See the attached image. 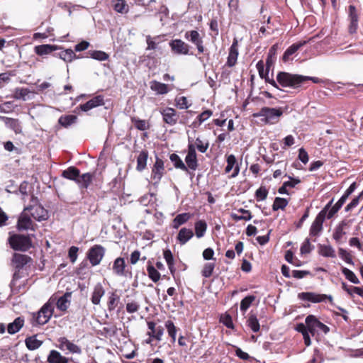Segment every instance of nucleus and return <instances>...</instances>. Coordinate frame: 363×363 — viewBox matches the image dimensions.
I'll return each instance as SVG.
<instances>
[{"label": "nucleus", "instance_id": "nucleus-31", "mask_svg": "<svg viewBox=\"0 0 363 363\" xmlns=\"http://www.w3.org/2000/svg\"><path fill=\"white\" fill-rule=\"evenodd\" d=\"M24 323V320L21 318H16L13 322L9 323L7 327V331L9 334H15L18 332L21 328L23 327Z\"/></svg>", "mask_w": 363, "mask_h": 363}, {"label": "nucleus", "instance_id": "nucleus-4", "mask_svg": "<svg viewBox=\"0 0 363 363\" xmlns=\"http://www.w3.org/2000/svg\"><path fill=\"white\" fill-rule=\"evenodd\" d=\"M9 243L15 250L26 251L31 247V240L29 237L23 235L11 236Z\"/></svg>", "mask_w": 363, "mask_h": 363}, {"label": "nucleus", "instance_id": "nucleus-26", "mask_svg": "<svg viewBox=\"0 0 363 363\" xmlns=\"http://www.w3.org/2000/svg\"><path fill=\"white\" fill-rule=\"evenodd\" d=\"M71 296V292H66L63 296L60 297L56 303L57 308L62 311H66L70 304Z\"/></svg>", "mask_w": 363, "mask_h": 363}, {"label": "nucleus", "instance_id": "nucleus-3", "mask_svg": "<svg viewBox=\"0 0 363 363\" xmlns=\"http://www.w3.org/2000/svg\"><path fill=\"white\" fill-rule=\"evenodd\" d=\"M333 200H331L323 209L317 215L310 228V235L318 236L323 230V223L327 218V212L332 204Z\"/></svg>", "mask_w": 363, "mask_h": 363}, {"label": "nucleus", "instance_id": "nucleus-46", "mask_svg": "<svg viewBox=\"0 0 363 363\" xmlns=\"http://www.w3.org/2000/svg\"><path fill=\"white\" fill-rule=\"evenodd\" d=\"M247 325L255 333H257L259 330L260 325H259L258 319L255 314L250 313L249 318L247 320Z\"/></svg>", "mask_w": 363, "mask_h": 363}, {"label": "nucleus", "instance_id": "nucleus-28", "mask_svg": "<svg viewBox=\"0 0 363 363\" xmlns=\"http://www.w3.org/2000/svg\"><path fill=\"white\" fill-rule=\"evenodd\" d=\"M92 178L93 175L90 173H85L82 175H80L79 173L75 182L79 185L80 188L86 189L91 182Z\"/></svg>", "mask_w": 363, "mask_h": 363}, {"label": "nucleus", "instance_id": "nucleus-44", "mask_svg": "<svg viewBox=\"0 0 363 363\" xmlns=\"http://www.w3.org/2000/svg\"><path fill=\"white\" fill-rule=\"evenodd\" d=\"M77 116L74 115L62 116L59 120L58 123L63 127L67 128L72 124L74 123L77 121Z\"/></svg>", "mask_w": 363, "mask_h": 363}, {"label": "nucleus", "instance_id": "nucleus-59", "mask_svg": "<svg viewBox=\"0 0 363 363\" xmlns=\"http://www.w3.org/2000/svg\"><path fill=\"white\" fill-rule=\"evenodd\" d=\"M175 102L180 109H186L191 106V104L188 103V100L185 96L177 97Z\"/></svg>", "mask_w": 363, "mask_h": 363}, {"label": "nucleus", "instance_id": "nucleus-2", "mask_svg": "<svg viewBox=\"0 0 363 363\" xmlns=\"http://www.w3.org/2000/svg\"><path fill=\"white\" fill-rule=\"evenodd\" d=\"M282 114L283 111L281 108L263 107L258 113H254L253 116L256 118H260V120L265 123L274 124L278 122Z\"/></svg>", "mask_w": 363, "mask_h": 363}, {"label": "nucleus", "instance_id": "nucleus-60", "mask_svg": "<svg viewBox=\"0 0 363 363\" xmlns=\"http://www.w3.org/2000/svg\"><path fill=\"white\" fill-rule=\"evenodd\" d=\"M215 264L213 263H206L202 270V275L204 277H210L212 275Z\"/></svg>", "mask_w": 363, "mask_h": 363}, {"label": "nucleus", "instance_id": "nucleus-53", "mask_svg": "<svg viewBox=\"0 0 363 363\" xmlns=\"http://www.w3.org/2000/svg\"><path fill=\"white\" fill-rule=\"evenodd\" d=\"M255 300V296H247L244 298L240 302V310L245 313L249 307L251 306L252 302Z\"/></svg>", "mask_w": 363, "mask_h": 363}, {"label": "nucleus", "instance_id": "nucleus-36", "mask_svg": "<svg viewBox=\"0 0 363 363\" xmlns=\"http://www.w3.org/2000/svg\"><path fill=\"white\" fill-rule=\"evenodd\" d=\"M346 200L347 199L345 198V196H342V197L333 206L331 207L330 206L326 214L327 218H331L340 209V208L345 203Z\"/></svg>", "mask_w": 363, "mask_h": 363}, {"label": "nucleus", "instance_id": "nucleus-13", "mask_svg": "<svg viewBox=\"0 0 363 363\" xmlns=\"http://www.w3.org/2000/svg\"><path fill=\"white\" fill-rule=\"evenodd\" d=\"M184 37L186 40L194 43L199 53H202L204 51V47L203 45V40L199 33L196 30H190L186 32Z\"/></svg>", "mask_w": 363, "mask_h": 363}, {"label": "nucleus", "instance_id": "nucleus-39", "mask_svg": "<svg viewBox=\"0 0 363 363\" xmlns=\"http://www.w3.org/2000/svg\"><path fill=\"white\" fill-rule=\"evenodd\" d=\"M169 159L174 164L175 168L180 169L184 172H188V167L181 160L179 156L175 153L171 154Z\"/></svg>", "mask_w": 363, "mask_h": 363}, {"label": "nucleus", "instance_id": "nucleus-1", "mask_svg": "<svg viewBox=\"0 0 363 363\" xmlns=\"http://www.w3.org/2000/svg\"><path fill=\"white\" fill-rule=\"evenodd\" d=\"M277 80L281 86L292 89L301 86L308 80H312L314 83H318L320 82V79L316 77L294 74L285 72H279L277 76Z\"/></svg>", "mask_w": 363, "mask_h": 363}, {"label": "nucleus", "instance_id": "nucleus-15", "mask_svg": "<svg viewBox=\"0 0 363 363\" xmlns=\"http://www.w3.org/2000/svg\"><path fill=\"white\" fill-rule=\"evenodd\" d=\"M298 297L302 300L311 301L313 303L323 302L326 298H328L331 301L333 299L331 296H327L325 294H317L312 292L301 293L298 294Z\"/></svg>", "mask_w": 363, "mask_h": 363}, {"label": "nucleus", "instance_id": "nucleus-24", "mask_svg": "<svg viewBox=\"0 0 363 363\" xmlns=\"http://www.w3.org/2000/svg\"><path fill=\"white\" fill-rule=\"evenodd\" d=\"M194 236V233L191 229L182 228L177 237V239L180 245L186 244Z\"/></svg>", "mask_w": 363, "mask_h": 363}, {"label": "nucleus", "instance_id": "nucleus-56", "mask_svg": "<svg viewBox=\"0 0 363 363\" xmlns=\"http://www.w3.org/2000/svg\"><path fill=\"white\" fill-rule=\"evenodd\" d=\"M75 54L72 50L68 49L60 53V57L65 62H71L75 57Z\"/></svg>", "mask_w": 363, "mask_h": 363}, {"label": "nucleus", "instance_id": "nucleus-62", "mask_svg": "<svg viewBox=\"0 0 363 363\" xmlns=\"http://www.w3.org/2000/svg\"><path fill=\"white\" fill-rule=\"evenodd\" d=\"M135 128L140 130H147L150 127L149 123L145 120L137 119L134 121Z\"/></svg>", "mask_w": 363, "mask_h": 363}, {"label": "nucleus", "instance_id": "nucleus-17", "mask_svg": "<svg viewBox=\"0 0 363 363\" xmlns=\"http://www.w3.org/2000/svg\"><path fill=\"white\" fill-rule=\"evenodd\" d=\"M349 18L350 21L349 30L350 33H354L358 27V14L355 6L353 5L349 6Z\"/></svg>", "mask_w": 363, "mask_h": 363}, {"label": "nucleus", "instance_id": "nucleus-49", "mask_svg": "<svg viewBox=\"0 0 363 363\" xmlns=\"http://www.w3.org/2000/svg\"><path fill=\"white\" fill-rule=\"evenodd\" d=\"M238 212L242 213L243 214V216H240L236 213L231 214L232 218L235 221H238V220H250L252 218L251 213L247 210H245L243 208H240L238 210Z\"/></svg>", "mask_w": 363, "mask_h": 363}, {"label": "nucleus", "instance_id": "nucleus-12", "mask_svg": "<svg viewBox=\"0 0 363 363\" xmlns=\"http://www.w3.org/2000/svg\"><path fill=\"white\" fill-rule=\"evenodd\" d=\"M185 162L186 167L191 170H196L198 167V162L196 158V152L195 145L193 144H189L188 152L185 157Z\"/></svg>", "mask_w": 363, "mask_h": 363}, {"label": "nucleus", "instance_id": "nucleus-22", "mask_svg": "<svg viewBox=\"0 0 363 363\" xmlns=\"http://www.w3.org/2000/svg\"><path fill=\"white\" fill-rule=\"evenodd\" d=\"M47 361L48 363H68L69 358L62 355V354L55 350L50 352Z\"/></svg>", "mask_w": 363, "mask_h": 363}, {"label": "nucleus", "instance_id": "nucleus-18", "mask_svg": "<svg viewBox=\"0 0 363 363\" xmlns=\"http://www.w3.org/2000/svg\"><path fill=\"white\" fill-rule=\"evenodd\" d=\"M238 56V43L236 39H234L232 45L230 48L229 54L227 60V65L228 67H233L237 62Z\"/></svg>", "mask_w": 363, "mask_h": 363}, {"label": "nucleus", "instance_id": "nucleus-45", "mask_svg": "<svg viewBox=\"0 0 363 363\" xmlns=\"http://www.w3.org/2000/svg\"><path fill=\"white\" fill-rule=\"evenodd\" d=\"M207 229L206 223L204 220H199L195 223V233L198 238H202Z\"/></svg>", "mask_w": 363, "mask_h": 363}, {"label": "nucleus", "instance_id": "nucleus-37", "mask_svg": "<svg viewBox=\"0 0 363 363\" xmlns=\"http://www.w3.org/2000/svg\"><path fill=\"white\" fill-rule=\"evenodd\" d=\"M79 173L80 172L77 168L74 167H69L62 172V176L64 178L76 182Z\"/></svg>", "mask_w": 363, "mask_h": 363}, {"label": "nucleus", "instance_id": "nucleus-38", "mask_svg": "<svg viewBox=\"0 0 363 363\" xmlns=\"http://www.w3.org/2000/svg\"><path fill=\"white\" fill-rule=\"evenodd\" d=\"M25 342L26 347L30 350H35L39 348L43 344L42 341L37 339L36 335L27 337Z\"/></svg>", "mask_w": 363, "mask_h": 363}, {"label": "nucleus", "instance_id": "nucleus-50", "mask_svg": "<svg viewBox=\"0 0 363 363\" xmlns=\"http://www.w3.org/2000/svg\"><path fill=\"white\" fill-rule=\"evenodd\" d=\"M342 272L345 276L346 279L347 280H349L350 281H351L352 283L355 284H359L360 281H359V279L357 277L355 274L350 269H349L346 267H342Z\"/></svg>", "mask_w": 363, "mask_h": 363}, {"label": "nucleus", "instance_id": "nucleus-29", "mask_svg": "<svg viewBox=\"0 0 363 363\" xmlns=\"http://www.w3.org/2000/svg\"><path fill=\"white\" fill-rule=\"evenodd\" d=\"M125 263L123 258H117L113 263V270L118 276H125Z\"/></svg>", "mask_w": 363, "mask_h": 363}, {"label": "nucleus", "instance_id": "nucleus-63", "mask_svg": "<svg viewBox=\"0 0 363 363\" xmlns=\"http://www.w3.org/2000/svg\"><path fill=\"white\" fill-rule=\"evenodd\" d=\"M340 257L347 263L353 264V262L351 255L345 250L342 248L339 249Z\"/></svg>", "mask_w": 363, "mask_h": 363}, {"label": "nucleus", "instance_id": "nucleus-42", "mask_svg": "<svg viewBox=\"0 0 363 363\" xmlns=\"http://www.w3.org/2000/svg\"><path fill=\"white\" fill-rule=\"evenodd\" d=\"M55 50V46L45 44L35 47V51L38 55H47Z\"/></svg>", "mask_w": 363, "mask_h": 363}, {"label": "nucleus", "instance_id": "nucleus-10", "mask_svg": "<svg viewBox=\"0 0 363 363\" xmlns=\"http://www.w3.org/2000/svg\"><path fill=\"white\" fill-rule=\"evenodd\" d=\"M172 51L177 55H189V45L180 39L172 40L169 42Z\"/></svg>", "mask_w": 363, "mask_h": 363}, {"label": "nucleus", "instance_id": "nucleus-5", "mask_svg": "<svg viewBox=\"0 0 363 363\" xmlns=\"http://www.w3.org/2000/svg\"><path fill=\"white\" fill-rule=\"evenodd\" d=\"M306 324L310 333L314 336L316 333L323 332L325 334L329 332V328L320 322L314 315H308L306 318Z\"/></svg>", "mask_w": 363, "mask_h": 363}, {"label": "nucleus", "instance_id": "nucleus-14", "mask_svg": "<svg viewBox=\"0 0 363 363\" xmlns=\"http://www.w3.org/2000/svg\"><path fill=\"white\" fill-rule=\"evenodd\" d=\"M164 172V162L159 157H156L155 163L152 169V179L155 184L160 182Z\"/></svg>", "mask_w": 363, "mask_h": 363}, {"label": "nucleus", "instance_id": "nucleus-64", "mask_svg": "<svg viewBox=\"0 0 363 363\" xmlns=\"http://www.w3.org/2000/svg\"><path fill=\"white\" fill-rule=\"evenodd\" d=\"M118 298H119L118 296L115 294H112L109 296L108 302V308L109 311H113L115 309V308L116 306V303L118 301Z\"/></svg>", "mask_w": 363, "mask_h": 363}, {"label": "nucleus", "instance_id": "nucleus-16", "mask_svg": "<svg viewBox=\"0 0 363 363\" xmlns=\"http://www.w3.org/2000/svg\"><path fill=\"white\" fill-rule=\"evenodd\" d=\"M18 228L19 230L33 229V223L29 217L27 211H23L18 220Z\"/></svg>", "mask_w": 363, "mask_h": 363}, {"label": "nucleus", "instance_id": "nucleus-20", "mask_svg": "<svg viewBox=\"0 0 363 363\" xmlns=\"http://www.w3.org/2000/svg\"><path fill=\"white\" fill-rule=\"evenodd\" d=\"M236 163V158L233 155H230L227 157V166L225 169V173H229L233 169V172L230 175V178L235 177L238 174L240 171V168L238 165H235Z\"/></svg>", "mask_w": 363, "mask_h": 363}, {"label": "nucleus", "instance_id": "nucleus-47", "mask_svg": "<svg viewBox=\"0 0 363 363\" xmlns=\"http://www.w3.org/2000/svg\"><path fill=\"white\" fill-rule=\"evenodd\" d=\"M342 288L343 290L347 291L350 296H352L353 294H356L359 296L363 297V288L357 286L349 287L345 282L342 283Z\"/></svg>", "mask_w": 363, "mask_h": 363}, {"label": "nucleus", "instance_id": "nucleus-51", "mask_svg": "<svg viewBox=\"0 0 363 363\" xmlns=\"http://www.w3.org/2000/svg\"><path fill=\"white\" fill-rule=\"evenodd\" d=\"M165 327L167 330L169 335L172 337V342L176 340V334L177 329L172 320H167L165 322Z\"/></svg>", "mask_w": 363, "mask_h": 363}, {"label": "nucleus", "instance_id": "nucleus-23", "mask_svg": "<svg viewBox=\"0 0 363 363\" xmlns=\"http://www.w3.org/2000/svg\"><path fill=\"white\" fill-rule=\"evenodd\" d=\"M105 294V290L102 286L101 284L99 283L94 286L91 301V303L94 305H99L101 301V297L104 296Z\"/></svg>", "mask_w": 363, "mask_h": 363}, {"label": "nucleus", "instance_id": "nucleus-35", "mask_svg": "<svg viewBox=\"0 0 363 363\" xmlns=\"http://www.w3.org/2000/svg\"><path fill=\"white\" fill-rule=\"evenodd\" d=\"M147 157L148 152L146 150L140 152L137 158L136 169L138 171L141 172L146 167Z\"/></svg>", "mask_w": 363, "mask_h": 363}, {"label": "nucleus", "instance_id": "nucleus-52", "mask_svg": "<svg viewBox=\"0 0 363 363\" xmlns=\"http://www.w3.org/2000/svg\"><path fill=\"white\" fill-rule=\"evenodd\" d=\"M288 205V201L286 199L276 197L272 205L273 211H277L279 209H284Z\"/></svg>", "mask_w": 363, "mask_h": 363}, {"label": "nucleus", "instance_id": "nucleus-8", "mask_svg": "<svg viewBox=\"0 0 363 363\" xmlns=\"http://www.w3.org/2000/svg\"><path fill=\"white\" fill-rule=\"evenodd\" d=\"M58 342V348L65 352V354H81L82 352V348L77 345L69 340L67 338L62 337H60L57 340Z\"/></svg>", "mask_w": 363, "mask_h": 363}, {"label": "nucleus", "instance_id": "nucleus-30", "mask_svg": "<svg viewBox=\"0 0 363 363\" xmlns=\"http://www.w3.org/2000/svg\"><path fill=\"white\" fill-rule=\"evenodd\" d=\"M306 44V42H301L298 43H295L291 45L284 52L283 55V61L288 62L291 60V56L294 54L300 48Z\"/></svg>", "mask_w": 363, "mask_h": 363}, {"label": "nucleus", "instance_id": "nucleus-6", "mask_svg": "<svg viewBox=\"0 0 363 363\" xmlns=\"http://www.w3.org/2000/svg\"><path fill=\"white\" fill-rule=\"evenodd\" d=\"M54 311V301L50 300L39 311L36 317V322L39 325L47 323L50 319Z\"/></svg>", "mask_w": 363, "mask_h": 363}, {"label": "nucleus", "instance_id": "nucleus-33", "mask_svg": "<svg viewBox=\"0 0 363 363\" xmlns=\"http://www.w3.org/2000/svg\"><path fill=\"white\" fill-rule=\"evenodd\" d=\"M6 126L13 130L16 134L21 133L22 131L21 123L18 119L8 118L4 119Z\"/></svg>", "mask_w": 363, "mask_h": 363}, {"label": "nucleus", "instance_id": "nucleus-27", "mask_svg": "<svg viewBox=\"0 0 363 363\" xmlns=\"http://www.w3.org/2000/svg\"><path fill=\"white\" fill-rule=\"evenodd\" d=\"M30 260V258L26 255H21L15 253L12 259V262L17 269H21L25 266L29 261Z\"/></svg>", "mask_w": 363, "mask_h": 363}, {"label": "nucleus", "instance_id": "nucleus-11", "mask_svg": "<svg viewBox=\"0 0 363 363\" xmlns=\"http://www.w3.org/2000/svg\"><path fill=\"white\" fill-rule=\"evenodd\" d=\"M162 116L163 121L169 125H174L177 124L179 119V115L177 111L170 107L162 108L160 111Z\"/></svg>", "mask_w": 363, "mask_h": 363}, {"label": "nucleus", "instance_id": "nucleus-7", "mask_svg": "<svg viewBox=\"0 0 363 363\" xmlns=\"http://www.w3.org/2000/svg\"><path fill=\"white\" fill-rule=\"evenodd\" d=\"M24 211L29 213L30 216L38 221L46 220L49 218L48 211L38 203L24 208Z\"/></svg>", "mask_w": 363, "mask_h": 363}, {"label": "nucleus", "instance_id": "nucleus-32", "mask_svg": "<svg viewBox=\"0 0 363 363\" xmlns=\"http://www.w3.org/2000/svg\"><path fill=\"white\" fill-rule=\"evenodd\" d=\"M150 87L157 94H165L169 91L167 84L155 80L150 82Z\"/></svg>", "mask_w": 363, "mask_h": 363}, {"label": "nucleus", "instance_id": "nucleus-55", "mask_svg": "<svg viewBox=\"0 0 363 363\" xmlns=\"http://www.w3.org/2000/svg\"><path fill=\"white\" fill-rule=\"evenodd\" d=\"M164 258L165 259L169 270L172 273L174 271V258L172 252L169 250L164 251Z\"/></svg>", "mask_w": 363, "mask_h": 363}, {"label": "nucleus", "instance_id": "nucleus-43", "mask_svg": "<svg viewBox=\"0 0 363 363\" xmlns=\"http://www.w3.org/2000/svg\"><path fill=\"white\" fill-rule=\"evenodd\" d=\"M146 43L147 45L146 48L147 50L158 49V45L160 43V36L151 37L150 35H147Z\"/></svg>", "mask_w": 363, "mask_h": 363}, {"label": "nucleus", "instance_id": "nucleus-34", "mask_svg": "<svg viewBox=\"0 0 363 363\" xmlns=\"http://www.w3.org/2000/svg\"><path fill=\"white\" fill-rule=\"evenodd\" d=\"M191 218V214L189 213H184L178 214L173 220L172 227L175 229L185 223H186Z\"/></svg>", "mask_w": 363, "mask_h": 363}, {"label": "nucleus", "instance_id": "nucleus-58", "mask_svg": "<svg viewBox=\"0 0 363 363\" xmlns=\"http://www.w3.org/2000/svg\"><path fill=\"white\" fill-rule=\"evenodd\" d=\"M195 145L198 150L202 153L206 152L209 146V143L208 141H203L199 138H197L196 139Z\"/></svg>", "mask_w": 363, "mask_h": 363}, {"label": "nucleus", "instance_id": "nucleus-61", "mask_svg": "<svg viewBox=\"0 0 363 363\" xmlns=\"http://www.w3.org/2000/svg\"><path fill=\"white\" fill-rule=\"evenodd\" d=\"M313 248L314 246L311 244L310 240L308 238H306L301 247V253L308 254L311 252L313 250Z\"/></svg>", "mask_w": 363, "mask_h": 363}, {"label": "nucleus", "instance_id": "nucleus-57", "mask_svg": "<svg viewBox=\"0 0 363 363\" xmlns=\"http://www.w3.org/2000/svg\"><path fill=\"white\" fill-rule=\"evenodd\" d=\"M91 58L99 61H104L108 58V55L105 52L100 50H95L90 52Z\"/></svg>", "mask_w": 363, "mask_h": 363}, {"label": "nucleus", "instance_id": "nucleus-19", "mask_svg": "<svg viewBox=\"0 0 363 363\" xmlns=\"http://www.w3.org/2000/svg\"><path fill=\"white\" fill-rule=\"evenodd\" d=\"M104 104V98L102 96H96L86 103L80 105V108L83 111H88L95 107L101 106Z\"/></svg>", "mask_w": 363, "mask_h": 363}, {"label": "nucleus", "instance_id": "nucleus-41", "mask_svg": "<svg viewBox=\"0 0 363 363\" xmlns=\"http://www.w3.org/2000/svg\"><path fill=\"white\" fill-rule=\"evenodd\" d=\"M113 6L116 12L125 13L128 11V6L125 0H113Z\"/></svg>", "mask_w": 363, "mask_h": 363}, {"label": "nucleus", "instance_id": "nucleus-9", "mask_svg": "<svg viewBox=\"0 0 363 363\" xmlns=\"http://www.w3.org/2000/svg\"><path fill=\"white\" fill-rule=\"evenodd\" d=\"M104 254V247L100 245H96L89 250L87 257L92 266H96L100 264Z\"/></svg>", "mask_w": 363, "mask_h": 363}, {"label": "nucleus", "instance_id": "nucleus-25", "mask_svg": "<svg viewBox=\"0 0 363 363\" xmlns=\"http://www.w3.org/2000/svg\"><path fill=\"white\" fill-rule=\"evenodd\" d=\"M349 225V222L342 220L335 229L333 237L336 242H340L346 234L345 228Z\"/></svg>", "mask_w": 363, "mask_h": 363}, {"label": "nucleus", "instance_id": "nucleus-48", "mask_svg": "<svg viewBox=\"0 0 363 363\" xmlns=\"http://www.w3.org/2000/svg\"><path fill=\"white\" fill-rule=\"evenodd\" d=\"M30 91L26 88H18L16 89L13 98L16 99H22L23 101H26L29 97L28 95Z\"/></svg>", "mask_w": 363, "mask_h": 363}, {"label": "nucleus", "instance_id": "nucleus-40", "mask_svg": "<svg viewBox=\"0 0 363 363\" xmlns=\"http://www.w3.org/2000/svg\"><path fill=\"white\" fill-rule=\"evenodd\" d=\"M319 253L325 257H335L336 256L335 250L330 245H319Z\"/></svg>", "mask_w": 363, "mask_h": 363}, {"label": "nucleus", "instance_id": "nucleus-54", "mask_svg": "<svg viewBox=\"0 0 363 363\" xmlns=\"http://www.w3.org/2000/svg\"><path fill=\"white\" fill-rule=\"evenodd\" d=\"M147 271L149 277L154 282H157L160 280V274L157 272V270L153 266L148 265L147 267Z\"/></svg>", "mask_w": 363, "mask_h": 363}, {"label": "nucleus", "instance_id": "nucleus-21", "mask_svg": "<svg viewBox=\"0 0 363 363\" xmlns=\"http://www.w3.org/2000/svg\"><path fill=\"white\" fill-rule=\"evenodd\" d=\"M148 329L150 330L147 333V335L150 337H153L157 340H161L162 336L163 335L164 330L161 326L156 327V324L154 322H147Z\"/></svg>", "mask_w": 363, "mask_h": 363}]
</instances>
